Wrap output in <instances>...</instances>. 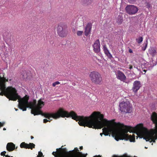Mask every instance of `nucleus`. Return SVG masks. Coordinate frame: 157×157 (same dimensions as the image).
I'll list each match as a JSON object with an SVG mask.
<instances>
[{
    "label": "nucleus",
    "instance_id": "f257e3e1",
    "mask_svg": "<svg viewBox=\"0 0 157 157\" xmlns=\"http://www.w3.org/2000/svg\"><path fill=\"white\" fill-rule=\"evenodd\" d=\"M76 119L78 121L81 126H87L95 129H102L103 133L105 136H108L111 133L115 139L116 126L114 125V120L108 121L104 118V115L99 112H94L89 117L78 116L76 113Z\"/></svg>",
    "mask_w": 157,
    "mask_h": 157
},
{
    "label": "nucleus",
    "instance_id": "f03ea898",
    "mask_svg": "<svg viewBox=\"0 0 157 157\" xmlns=\"http://www.w3.org/2000/svg\"><path fill=\"white\" fill-rule=\"evenodd\" d=\"M29 96L27 95H26L22 98H21L20 100L18 101L19 108L23 111H25L26 110L27 108H30L31 109V113L34 116L40 114L48 119H50V117H51L55 119H57L60 117H71L73 119H75L76 118V113L72 111L69 113L61 108H59L55 113H43L41 109L44 105L45 103L42 101L41 99L38 101L37 105L36 100H33V101L29 102Z\"/></svg>",
    "mask_w": 157,
    "mask_h": 157
},
{
    "label": "nucleus",
    "instance_id": "7ed1b4c3",
    "mask_svg": "<svg viewBox=\"0 0 157 157\" xmlns=\"http://www.w3.org/2000/svg\"><path fill=\"white\" fill-rule=\"evenodd\" d=\"M114 125L116 126L115 140L117 141L120 140H129L131 142H134L135 136L128 135L127 134L128 132H138L137 135L139 136H141V132L143 130L144 128L142 124H138L134 127L124 125L120 122H114Z\"/></svg>",
    "mask_w": 157,
    "mask_h": 157
},
{
    "label": "nucleus",
    "instance_id": "20e7f679",
    "mask_svg": "<svg viewBox=\"0 0 157 157\" xmlns=\"http://www.w3.org/2000/svg\"><path fill=\"white\" fill-rule=\"evenodd\" d=\"M0 90L4 92L6 97L9 100L16 101L18 99L19 101L21 99V97L17 93L15 88L12 86L6 88L5 84L2 79L0 82Z\"/></svg>",
    "mask_w": 157,
    "mask_h": 157
},
{
    "label": "nucleus",
    "instance_id": "39448f33",
    "mask_svg": "<svg viewBox=\"0 0 157 157\" xmlns=\"http://www.w3.org/2000/svg\"><path fill=\"white\" fill-rule=\"evenodd\" d=\"M141 137L147 141L155 142L157 139V130L155 129L152 132H149L148 129L144 127L143 130L141 132Z\"/></svg>",
    "mask_w": 157,
    "mask_h": 157
},
{
    "label": "nucleus",
    "instance_id": "423d86ee",
    "mask_svg": "<svg viewBox=\"0 0 157 157\" xmlns=\"http://www.w3.org/2000/svg\"><path fill=\"white\" fill-rule=\"evenodd\" d=\"M89 75L90 80L93 83L98 85L102 84V77L98 72L96 71H91Z\"/></svg>",
    "mask_w": 157,
    "mask_h": 157
},
{
    "label": "nucleus",
    "instance_id": "0eeeda50",
    "mask_svg": "<svg viewBox=\"0 0 157 157\" xmlns=\"http://www.w3.org/2000/svg\"><path fill=\"white\" fill-rule=\"evenodd\" d=\"M67 27L64 23H60L56 27V31L58 35L62 37L66 36L67 34Z\"/></svg>",
    "mask_w": 157,
    "mask_h": 157
},
{
    "label": "nucleus",
    "instance_id": "6e6552de",
    "mask_svg": "<svg viewBox=\"0 0 157 157\" xmlns=\"http://www.w3.org/2000/svg\"><path fill=\"white\" fill-rule=\"evenodd\" d=\"M120 110L125 113H130L132 111V108L128 101H122L120 103Z\"/></svg>",
    "mask_w": 157,
    "mask_h": 157
},
{
    "label": "nucleus",
    "instance_id": "1a4fd4ad",
    "mask_svg": "<svg viewBox=\"0 0 157 157\" xmlns=\"http://www.w3.org/2000/svg\"><path fill=\"white\" fill-rule=\"evenodd\" d=\"M127 13L130 15H133L136 13L138 11V7L133 5H127L125 8Z\"/></svg>",
    "mask_w": 157,
    "mask_h": 157
},
{
    "label": "nucleus",
    "instance_id": "9d476101",
    "mask_svg": "<svg viewBox=\"0 0 157 157\" xmlns=\"http://www.w3.org/2000/svg\"><path fill=\"white\" fill-rule=\"evenodd\" d=\"M141 86V84L140 82L139 81H136L133 83L132 90L135 93H136Z\"/></svg>",
    "mask_w": 157,
    "mask_h": 157
},
{
    "label": "nucleus",
    "instance_id": "9b49d317",
    "mask_svg": "<svg viewBox=\"0 0 157 157\" xmlns=\"http://www.w3.org/2000/svg\"><path fill=\"white\" fill-rule=\"evenodd\" d=\"M56 150H59V151H58L57 152V153L56 154V151H53L52 153V154L55 157H57V156H58L59 155H60L61 154V152L60 151V150H63V149L60 148H59V149H57ZM63 150L64 153L66 154V155H68L69 154V153H73L74 152V150H73L71 151H69V152H68L66 151V149H63Z\"/></svg>",
    "mask_w": 157,
    "mask_h": 157
},
{
    "label": "nucleus",
    "instance_id": "f8f14e48",
    "mask_svg": "<svg viewBox=\"0 0 157 157\" xmlns=\"http://www.w3.org/2000/svg\"><path fill=\"white\" fill-rule=\"evenodd\" d=\"M100 41L99 40H96L93 45L94 51L97 53H98L100 51Z\"/></svg>",
    "mask_w": 157,
    "mask_h": 157
},
{
    "label": "nucleus",
    "instance_id": "ddd939ff",
    "mask_svg": "<svg viewBox=\"0 0 157 157\" xmlns=\"http://www.w3.org/2000/svg\"><path fill=\"white\" fill-rule=\"evenodd\" d=\"M117 78L121 81L125 82L126 80V77L124 73L120 71H118L117 75Z\"/></svg>",
    "mask_w": 157,
    "mask_h": 157
},
{
    "label": "nucleus",
    "instance_id": "4468645a",
    "mask_svg": "<svg viewBox=\"0 0 157 157\" xmlns=\"http://www.w3.org/2000/svg\"><path fill=\"white\" fill-rule=\"evenodd\" d=\"M151 119L153 123L155 124V128L157 130V113L155 112L152 113L151 116Z\"/></svg>",
    "mask_w": 157,
    "mask_h": 157
},
{
    "label": "nucleus",
    "instance_id": "2eb2a0df",
    "mask_svg": "<svg viewBox=\"0 0 157 157\" xmlns=\"http://www.w3.org/2000/svg\"><path fill=\"white\" fill-rule=\"evenodd\" d=\"M92 28V25L90 23H88L86 26L84 31L85 35L87 36L90 32Z\"/></svg>",
    "mask_w": 157,
    "mask_h": 157
},
{
    "label": "nucleus",
    "instance_id": "dca6fc26",
    "mask_svg": "<svg viewBox=\"0 0 157 157\" xmlns=\"http://www.w3.org/2000/svg\"><path fill=\"white\" fill-rule=\"evenodd\" d=\"M103 49L105 55L109 58L110 59H111L112 58V56L109 52V51L108 50L106 46L105 45H103Z\"/></svg>",
    "mask_w": 157,
    "mask_h": 157
},
{
    "label": "nucleus",
    "instance_id": "f3484780",
    "mask_svg": "<svg viewBox=\"0 0 157 157\" xmlns=\"http://www.w3.org/2000/svg\"><path fill=\"white\" fill-rule=\"evenodd\" d=\"M15 146L13 143H8L6 145V149L9 151H13L15 149Z\"/></svg>",
    "mask_w": 157,
    "mask_h": 157
},
{
    "label": "nucleus",
    "instance_id": "a211bd4d",
    "mask_svg": "<svg viewBox=\"0 0 157 157\" xmlns=\"http://www.w3.org/2000/svg\"><path fill=\"white\" fill-rule=\"evenodd\" d=\"M149 53L152 56H154L156 54V50L153 48H151L148 50Z\"/></svg>",
    "mask_w": 157,
    "mask_h": 157
},
{
    "label": "nucleus",
    "instance_id": "6ab92c4d",
    "mask_svg": "<svg viewBox=\"0 0 157 157\" xmlns=\"http://www.w3.org/2000/svg\"><path fill=\"white\" fill-rule=\"evenodd\" d=\"M93 2V0H81V3L85 6L90 5Z\"/></svg>",
    "mask_w": 157,
    "mask_h": 157
},
{
    "label": "nucleus",
    "instance_id": "aec40b11",
    "mask_svg": "<svg viewBox=\"0 0 157 157\" xmlns=\"http://www.w3.org/2000/svg\"><path fill=\"white\" fill-rule=\"evenodd\" d=\"M27 146H28V144L25 143V142H22L20 145V147L21 148L27 149V148H28L27 147Z\"/></svg>",
    "mask_w": 157,
    "mask_h": 157
},
{
    "label": "nucleus",
    "instance_id": "412c9836",
    "mask_svg": "<svg viewBox=\"0 0 157 157\" xmlns=\"http://www.w3.org/2000/svg\"><path fill=\"white\" fill-rule=\"evenodd\" d=\"M28 146H27V147L28 148H27V149H30L32 150L33 148H35V145L33 143H29V144H28Z\"/></svg>",
    "mask_w": 157,
    "mask_h": 157
},
{
    "label": "nucleus",
    "instance_id": "4be33fe9",
    "mask_svg": "<svg viewBox=\"0 0 157 157\" xmlns=\"http://www.w3.org/2000/svg\"><path fill=\"white\" fill-rule=\"evenodd\" d=\"M136 40L138 44H140L143 41V38L142 36H140L138 39H136Z\"/></svg>",
    "mask_w": 157,
    "mask_h": 157
},
{
    "label": "nucleus",
    "instance_id": "5701e85b",
    "mask_svg": "<svg viewBox=\"0 0 157 157\" xmlns=\"http://www.w3.org/2000/svg\"><path fill=\"white\" fill-rule=\"evenodd\" d=\"M122 17L121 16L118 17V19H117V22L118 24H121L123 21Z\"/></svg>",
    "mask_w": 157,
    "mask_h": 157
},
{
    "label": "nucleus",
    "instance_id": "b1692460",
    "mask_svg": "<svg viewBox=\"0 0 157 157\" xmlns=\"http://www.w3.org/2000/svg\"><path fill=\"white\" fill-rule=\"evenodd\" d=\"M153 60H152L151 61H150L149 62L150 66H149V68H152L154 66H155L156 65V64H152L153 63Z\"/></svg>",
    "mask_w": 157,
    "mask_h": 157
},
{
    "label": "nucleus",
    "instance_id": "393cba45",
    "mask_svg": "<svg viewBox=\"0 0 157 157\" xmlns=\"http://www.w3.org/2000/svg\"><path fill=\"white\" fill-rule=\"evenodd\" d=\"M83 33V32L82 31H78L77 32V34L78 36H80L82 35Z\"/></svg>",
    "mask_w": 157,
    "mask_h": 157
},
{
    "label": "nucleus",
    "instance_id": "a878e982",
    "mask_svg": "<svg viewBox=\"0 0 157 157\" xmlns=\"http://www.w3.org/2000/svg\"><path fill=\"white\" fill-rule=\"evenodd\" d=\"M37 156V157H43L44 156L42 153L41 151H40L38 152V155Z\"/></svg>",
    "mask_w": 157,
    "mask_h": 157
},
{
    "label": "nucleus",
    "instance_id": "bb28decb",
    "mask_svg": "<svg viewBox=\"0 0 157 157\" xmlns=\"http://www.w3.org/2000/svg\"><path fill=\"white\" fill-rule=\"evenodd\" d=\"M59 84H60V82H59L56 81V82H55L53 83L52 84V86L53 87H55L56 86V85Z\"/></svg>",
    "mask_w": 157,
    "mask_h": 157
},
{
    "label": "nucleus",
    "instance_id": "cd10ccee",
    "mask_svg": "<svg viewBox=\"0 0 157 157\" xmlns=\"http://www.w3.org/2000/svg\"><path fill=\"white\" fill-rule=\"evenodd\" d=\"M51 117L50 118H51ZM49 120H50V121H49V120H48L47 119H44L43 120V122L44 123H46L48 121L50 122V121L52 120L50 119V118Z\"/></svg>",
    "mask_w": 157,
    "mask_h": 157
},
{
    "label": "nucleus",
    "instance_id": "c85d7f7f",
    "mask_svg": "<svg viewBox=\"0 0 157 157\" xmlns=\"http://www.w3.org/2000/svg\"><path fill=\"white\" fill-rule=\"evenodd\" d=\"M136 0H128V2L130 3H134Z\"/></svg>",
    "mask_w": 157,
    "mask_h": 157
},
{
    "label": "nucleus",
    "instance_id": "c756f323",
    "mask_svg": "<svg viewBox=\"0 0 157 157\" xmlns=\"http://www.w3.org/2000/svg\"><path fill=\"white\" fill-rule=\"evenodd\" d=\"M147 41L146 42V43H145V46L144 47H142V50H143V51H145V49H146L147 47Z\"/></svg>",
    "mask_w": 157,
    "mask_h": 157
},
{
    "label": "nucleus",
    "instance_id": "7c9ffc66",
    "mask_svg": "<svg viewBox=\"0 0 157 157\" xmlns=\"http://www.w3.org/2000/svg\"><path fill=\"white\" fill-rule=\"evenodd\" d=\"M4 95L6 97V96L5 94V93L4 91H1V92L0 93V95L1 96H3V95Z\"/></svg>",
    "mask_w": 157,
    "mask_h": 157
},
{
    "label": "nucleus",
    "instance_id": "2f4dec72",
    "mask_svg": "<svg viewBox=\"0 0 157 157\" xmlns=\"http://www.w3.org/2000/svg\"><path fill=\"white\" fill-rule=\"evenodd\" d=\"M6 153V151H3L1 153V155L2 156H5L6 155H5V154Z\"/></svg>",
    "mask_w": 157,
    "mask_h": 157
},
{
    "label": "nucleus",
    "instance_id": "473e14b6",
    "mask_svg": "<svg viewBox=\"0 0 157 157\" xmlns=\"http://www.w3.org/2000/svg\"><path fill=\"white\" fill-rule=\"evenodd\" d=\"M74 149L75 150L77 151H78V153L79 154H81V155H83L82 153H81L80 152H79V150H78V148L77 147L75 148Z\"/></svg>",
    "mask_w": 157,
    "mask_h": 157
},
{
    "label": "nucleus",
    "instance_id": "72a5a7b5",
    "mask_svg": "<svg viewBox=\"0 0 157 157\" xmlns=\"http://www.w3.org/2000/svg\"><path fill=\"white\" fill-rule=\"evenodd\" d=\"M146 6H147V8H149L151 7L150 4L148 3H147Z\"/></svg>",
    "mask_w": 157,
    "mask_h": 157
},
{
    "label": "nucleus",
    "instance_id": "f704fd0d",
    "mask_svg": "<svg viewBox=\"0 0 157 157\" xmlns=\"http://www.w3.org/2000/svg\"><path fill=\"white\" fill-rule=\"evenodd\" d=\"M5 124L4 122L1 123L0 122V127L3 126Z\"/></svg>",
    "mask_w": 157,
    "mask_h": 157
},
{
    "label": "nucleus",
    "instance_id": "c9c22d12",
    "mask_svg": "<svg viewBox=\"0 0 157 157\" xmlns=\"http://www.w3.org/2000/svg\"><path fill=\"white\" fill-rule=\"evenodd\" d=\"M129 52H130V53H132L133 52L132 51L131 49H129Z\"/></svg>",
    "mask_w": 157,
    "mask_h": 157
},
{
    "label": "nucleus",
    "instance_id": "e433bc0d",
    "mask_svg": "<svg viewBox=\"0 0 157 157\" xmlns=\"http://www.w3.org/2000/svg\"><path fill=\"white\" fill-rule=\"evenodd\" d=\"M129 69H131L132 68V65H129Z\"/></svg>",
    "mask_w": 157,
    "mask_h": 157
},
{
    "label": "nucleus",
    "instance_id": "4c0bfd02",
    "mask_svg": "<svg viewBox=\"0 0 157 157\" xmlns=\"http://www.w3.org/2000/svg\"><path fill=\"white\" fill-rule=\"evenodd\" d=\"M143 71L144 72V74L146 72L147 70H144Z\"/></svg>",
    "mask_w": 157,
    "mask_h": 157
},
{
    "label": "nucleus",
    "instance_id": "58836bf2",
    "mask_svg": "<svg viewBox=\"0 0 157 157\" xmlns=\"http://www.w3.org/2000/svg\"><path fill=\"white\" fill-rule=\"evenodd\" d=\"M5 157H10V156H9L8 155H5Z\"/></svg>",
    "mask_w": 157,
    "mask_h": 157
},
{
    "label": "nucleus",
    "instance_id": "ea45409f",
    "mask_svg": "<svg viewBox=\"0 0 157 157\" xmlns=\"http://www.w3.org/2000/svg\"><path fill=\"white\" fill-rule=\"evenodd\" d=\"M103 133H100V135L101 136H102Z\"/></svg>",
    "mask_w": 157,
    "mask_h": 157
},
{
    "label": "nucleus",
    "instance_id": "a19ab883",
    "mask_svg": "<svg viewBox=\"0 0 157 157\" xmlns=\"http://www.w3.org/2000/svg\"><path fill=\"white\" fill-rule=\"evenodd\" d=\"M82 148H83L82 146H81L80 147V149H82Z\"/></svg>",
    "mask_w": 157,
    "mask_h": 157
},
{
    "label": "nucleus",
    "instance_id": "79ce46f5",
    "mask_svg": "<svg viewBox=\"0 0 157 157\" xmlns=\"http://www.w3.org/2000/svg\"><path fill=\"white\" fill-rule=\"evenodd\" d=\"M30 137L32 139H33L34 138V137L32 136H31Z\"/></svg>",
    "mask_w": 157,
    "mask_h": 157
},
{
    "label": "nucleus",
    "instance_id": "37998d69",
    "mask_svg": "<svg viewBox=\"0 0 157 157\" xmlns=\"http://www.w3.org/2000/svg\"><path fill=\"white\" fill-rule=\"evenodd\" d=\"M2 78L1 77H0V82L1 81V80L2 79Z\"/></svg>",
    "mask_w": 157,
    "mask_h": 157
},
{
    "label": "nucleus",
    "instance_id": "c03bdc74",
    "mask_svg": "<svg viewBox=\"0 0 157 157\" xmlns=\"http://www.w3.org/2000/svg\"><path fill=\"white\" fill-rule=\"evenodd\" d=\"M3 130H6V129L4 128H3Z\"/></svg>",
    "mask_w": 157,
    "mask_h": 157
},
{
    "label": "nucleus",
    "instance_id": "a18cd8bd",
    "mask_svg": "<svg viewBox=\"0 0 157 157\" xmlns=\"http://www.w3.org/2000/svg\"><path fill=\"white\" fill-rule=\"evenodd\" d=\"M15 110H16V111H17V110H18V109H16V108H15Z\"/></svg>",
    "mask_w": 157,
    "mask_h": 157
},
{
    "label": "nucleus",
    "instance_id": "49530a36",
    "mask_svg": "<svg viewBox=\"0 0 157 157\" xmlns=\"http://www.w3.org/2000/svg\"><path fill=\"white\" fill-rule=\"evenodd\" d=\"M113 157H117V156H113Z\"/></svg>",
    "mask_w": 157,
    "mask_h": 157
},
{
    "label": "nucleus",
    "instance_id": "de8ad7c7",
    "mask_svg": "<svg viewBox=\"0 0 157 157\" xmlns=\"http://www.w3.org/2000/svg\"><path fill=\"white\" fill-rule=\"evenodd\" d=\"M6 81H8V79L6 80Z\"/></svg>",
    "mask_w": 157,
    "mask_h": 157
},
{
    "label": "nucleus",
    "instance_id": "09e8293b",
    "mask_svg": "<svg viewBox=\"0 0 157 157\" xmlns=\"http://www.w3.org/2000/svg\"><path fill=\"white\" fill-rule=\"evenodd\" d=\"M10 157H13V156H10Z\"/></svg>",
    "mask_w": 157,
    "mask_h": 157
}]
</instances>
